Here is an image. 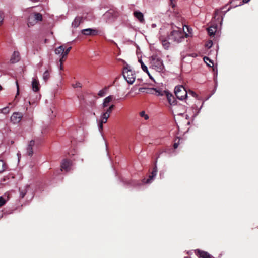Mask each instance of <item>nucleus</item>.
Instances as JSON below:
<instances>
[{
    "label": "nucleus",
    "mask_w": 258,
    "mask_h": 258,
    "mask_svg": "<svg viewBox=\"0 0 258 258\" xmlns=\"http://www.w3.org/2000/svg\"><path fill=\"white\" fill-rule=\"evenodd\" d=\"M50 78V72L48 70H46L43 73V78L45 81H47Z\"/></svg>",
    "instance_id": "obj_26"
},
{
    "label": "nucleus",
    "mask_w": 258,
    "mask_h": 258,
    "mask_svg": "<svg viewBox=\"0 0 258 258\" xmlns=\"http://www.w3.org/2000/svg\"><path fill=\"white\" fill-rule=\"evenodd\" d=\"M65 50V47L64 45H61L55 49V52L56 54H60L61 57L63 56L64 51Z\"/></svg>",
    "instance_id": "obj_20"
},
{
    "label": "nucleus",
    "mask_w": 258,
    "mask_h": 258,
    "mask_svg": "<svg viewBox=\"0 0 258 258\" xmlns=\"http://www.w3.org/2000/svg\"><path fill=\"white\" fill-rule=\"evenodd\" d=\"M6 201H7V200L3 196H1L0 197V207L4 205L6 203Z\"/></svg>",
    "instance_id": "obj_31"
},
{
    "label": "nucleus",
    "mask_w": 258,
    "mask_h": 258,
    "mask_svg": "<svg viewBox=\"0 0 258 258\" xmlns=\"http://www.w3.org/2000/svg\"><path fill=\"white\" fill-rule=\"evenodd\" d=\"M231 4V6L229 7L227 10L224 11H220L219 10H216L215 11L214 15L213 16V18L218 22H221L223 20V17L221 16L222 13L223 15H225V13L229 11L232 8H235L238 6H241L242 5V3L239 0H233L230 2Z\"/></svg>",
    "instance_id": "obj_2"
},
{
    "label": "nucleus",
    "mask_w": 258,
    "mask_h": 258,
    "mask_svg": "<svg viewBox=\"0 0 258 258\" xmlns=\"http://www.w3.org/2000/svg\"><path fill=\"white\" fill-rule=\"evenodd\" d=\"M217 31L216 26H211L207 29V31L210 36H213L215 35V32Z\"/></svg>",
    "instance_id": "obj_23"
},
{
    "label": "nucleus",
    "mask_w": 258,
    "mask_h": 258,
    "mask_svg": "<svg viewBox=\"0 0 258 258\" xmlns=\"http://www.w3.org/2000/svg\"><path fill=\"white\" fill-rule=\"evenodd\" d=\"M123 77L130 84H132L135 81V74L131 70L124 69L123 71Z\"/></svg>",
    "instance_id": "obj_6"
},
{
    "label": "nucleus",
    "mask_w": 258,
    "mask_h": 258,
    "mask_svg": "<svg viewBox=\"0 0 258 258\" xmlns=\"http://www.w3.org/2000/svg\"><path fill=\"white\" fill-rule=\"evenodd\" d=\"M151 68L155 71L160 72L164 69L163 61L157 55H153L150 59Z\"/></svg>",
    "instance_id": "obj_3"
},
{
    "label": "nucleus",
    "mask_w": 258,
    "mask_h": 258,
    "mask_svg": "<svg viewBox=\"0 0 258 258\" xmlns=\"http://www.w3.org/2000/svg\"><path fill=\"white\" fill-rule=\"evenodd\" d=\"M196 252L198 253L200 257L202 258H213V257L210 255L207 252H205L203 251H201L200 250H197Z\"/></svg>",
    "instance_id": "obj_18"
},
{
    "label": "nucleus",
    "mask_w": 258,
    "mask_h": 258,
    "mask_svg": "<svg viewBox=\"0 0 258 258\" xmlns=\"http://www.w3.org/2000/svg\"><path fill=\"white\" fill-rule=\"evenodd\" d=\"M159 40L161 41L163 47L165 49H168L170 46V43L169 42V39H168L167 37L161 36L159 38Z\"/></svg>",
    "instance_id": "obj_12"
},
{
    "label": "nucleus",
    "mask_w": 258,
    "mask_h": 258,
    "mask_svg": "<svg viewBox=\"0 0 258 258\" xmlns=\"http://www.w3.org/2000/svg\"><path fill=\"white\" fill-rule=\"evenodd\" d=\"M9 111L10 110L9 107H5L2 109V112L4 114H7L9 113Z\"/></svg>",
    "instance_id": "obj_35"
},
{
    "label": "nucleus",
    "mask_w": 258,
    "mask_h": 258,
    "mask_svg": "<svg viewBox=\"0 0 258 258\" xmlns=\"http://www.w3.org/2000/svg\"><path fill=\"white\" fill-rule=\"evenodd\" d=\"M113 96L112 95H110L107 97H106L104 99L103 103L102 104V106L104 108L107 107L108 106V104L113 99Z\"/></svg>",
    "instance_id": "obj_21"
},
{
    "label": "nucleus",
    "mask_w": 258,
    "mask_h": 258,
    "mask_svg": "<svg viewBox=\"0 0 258 258\" xmlns=\"http://www.w3.org/2000/svg\"><path fill=\"white\" fill-rule=\"evenodd\" d=\"M32 89L34 92H37L39 90V83L37 79H33L32 83Z\"/></svg>",
    "instance_id": "obj_17"
},
{
    "label": "nucleus",
    "mask_w": 258,
    "mask_h": 258,
    "mask_svg": "<svg viewBox=\"0 0 258 258\" xmlns=\"http://www.w3.org/2000/svg\"><path fill=\"white\" fill-rule=\"evenodd\" d=\"M105 94V91L104 90H101L99 92L98 95L100 97H102L104 96Z\"/></svg>",
    "instance_id": "obj_36"
},
{
    "label": "nucleus",
    "mask_w": 258,
    "mask_h": 258,
    "mask_svg": "<svg viewBox=\"0 0 258 258\" xmlns=\"http://www.w3.org/2000/svg\"><path fill=\"white\" fill-rule=\"evenodd\" d=\"M164 153H165H165H166V152H164V151H163V152H162L160 154H164Z\"/></svg>",
    "instance_id": "obj_48"
},
{
    "label": "nucleus",
    "mask_w": 258,
    "mask_h": 258,
    "mask_svg": "<svg viewBox=\"0 0 258 258\" xmlns=\"http://www.w3.org/2000/svg\"><path fill=\"white\" fill-rule=\"evenodd\" d=\"M2 89V86L0 85V90H1Z\"/></svg>",
    "instance_id": "obj_49"
},
{
    "label": "nucleus",
    "mask_w": 258,
    "mask_h": 258,
    "mask_svg": "<svg viewBox=\"0 0 258 258\" xmlns=\"http://www.w3.org/2000/svg\"><path fill=\"white\" fill-rule=\"evenodd\" d=\"M22 197H24L25 196V194H21Z\"/></svg>",
    "instance_id": "obj_47"
},
{
    "label": "nucleus",
    "mask_w": 258,
    "mask_h": 258,
    "mask_svg": "<svg viewBox=\"0 0 258 258\" xmlns=\"http://www.w3.org/2000/svg\"><path fill=\"white\" fill-rule=\"evenodd\" d=\"M228 4H227L226 5H225V6H224L223 7H222V8H221V10H224V9H225V8H226V7L228 6Z\"/></svg>",
    "instance_id": "obj_44"
},
{
    "label": "nucleus",
    "mask_w": 258,
    "mask_h": 258,
    "mask_svg": "<svg viewBox=\"0 0 258 258\" xmlns=\"http://www.w3.org/2000/svg\"><path fill=\"white\" fill-rule=\"evenodd\" d=\"M82 33L85 35L95 36L98 34V31L94 29L87 28L82 30Z\"/></svg>",
    "instance_id": "obj_11"
},
{
    "label": "nucleus",
    "mask_w": 258,
    "mask_h": 258,
    "mask_svg": "<svg viewBox=\"0 0 258 258\" xmlns=\"http://www.w3.org/2000/svg\"><path fill=\"white\" fill-rule=\"evenodd\" d=\"M114 107H115L114 105H111L106 110H104V112L105 113H107V114L110 116L111 113L112 112V110L114 109Z\"/></svg>",
    "instance_id": "obj_27"
},
{
    "label": "nucleus",
    "mask_w": 258,
    "mask_h": 258,
    "mask_svg": "<svg viewBox=\"0 0 258 258\" xmlns=\"http://www.w3.org/2000/svg\"><path fill=\"white\" fill-rule=\"evenodd\" d=\"M42 20V15L39 13H33L31 14L28 18L27 25L29 27L34 26L38 22Z\"/></svg>",
    "instance_id": "obj_4"
},
{
    "label": "nucleus",
    "mask_w": 258,
    "mask_h": 258,
    "mask_svg": "<svg viewBox=\"0 0 258 258\" xmlns=\"http://www.w3.org/2000/svg\"><path fill=\"white\" fill-rule=\"evenodd\" d=\"M62 161L66 162V161H70L67 159H63Z\"/></svg>",
    "instance_id": "obj_46"
},
{
    "label": "nucleus",
    "mask_w": 258,
    "mask_h": 258,
    "mask_svg": "<svg viewBox=\"0 0 258 258\" xmlns=\"http://www.w3.org/2000/svg\"><path fill=\"white\" fill-rule=\"evenodd\" d=\"M109 115L107 114V113H105V112H104L101 115V118H103L104 119H108V118L109 117Z\"/></svg>",
    "instance_id": "obj_34"
},
{
    "label": "nucleus",
    "mask_w": 258,
    "mask_h": 258,
    "mask_svg": "<svg viewBox=\"0 0 258 258\" xmlns=\"http://www.w3.org/2000/svg\"><path fill=\"white\" fill-rule=\"evenodd\" d=\"M163 92H165V94L163 93V94L162 96H166L170 105H175L176 104V100L174 96L167 90H163Z\"/></svg>",
    "instance_id": "obj_10"
},
{
    "label": "nucleus",
    "mask_w": 258,
    "mask_h": 258,
    "mask_svg": "<svg viewBox=\"0 0 258 258\" xmlns=\"http://www.w3.org/2000/svg\"><path fill=\"white\" fill-rule=\"evenodd\" d=\"M175 94L179 100H183L187 97V91L182 85L176 86L174 89Z\"/></svg>",
    "instance_id": "obj_5"
},
{
    "label": "nucleus",
    "mask_w": 258,
    "mask_h": 258,
    "mask_svg": "<svg viewBox=\"0 0 258 258\" xmlns=\"http://www.w3.org/2000/svg\"><path fill=\"white\" fill-rule=\"evenodd\" d=\"M16 83H17V95H18L19 94V85H18V82H16Z\"/></svg>",
    "instance_id": "obj_40"
},
{
    "label": "nucleus",
    "mask_w": 258,
    "mask_h": 258,
    "mask_svg": "<svg viewBox=\"0 0 258 258\" xmlns=\"http://www.w3.org/2000/svg\"><path fill=\"white\" fill-rule=\"evenodd\" d=\"M107 119H104L103 118H101L100 119V122L102 123H105L107 122Z\"/></svg>",
    "instance_id": "obj_38"
},
{
    "label": "nucleus",
    "mask_w": 258,
    "mask_h": 258,
    "mask_svg": "<svg viewBox=\"0 0 258 258\" xmlns=\"http://www.w3.org/2000/svg\"><path fill=\"white\" fill-rule=\"evenodd\" d=\"M177 30L172 31L168 35V39L173 42L179 43L182 41L184 37H187L188 34L182 30L181 28L177 27Z\"/></svg>",
    "instance_id": "obj_1"
},
{
    "label": "nucleus",
    "mask_w": 258,
    "mask_h": 258,
    "mask_svg": "<svg viewBox=\"0 0 258 258\" xmlns=\"http://www.w3.org/2000/svg\"><path fill=\"white\" fill-rule=\"evenodd\" d=\"M73 88H81L82 84L79 82H77L76 83L72 84Z\"/></svg>",
    "instance_id": "obj_33"
},
{
    "label": "nucleus",
    "mask_w": 258,
    "mask_h": 258,
    "mask_svg": "<svg viewBox=\"0 0 258 258\" xmlns=\"http://www.w3.org/2000/svg\"><path fill=\"white\" fill-rule=\"evenodd\" d=\"M103 123L99 122V129L100 131H102L103 130Z\"/></svg>",
    "instance_id": "obj_39"
},
{
    "label": "nucleus",
    "mask_w": 258,
    "mask_h": 258,
    "mask_svg": "<svg viewBox=\"0 0 258 258\" xmlns=\"http://www.w3.org/2000/svg\"><path fill=\"white\" fill-rule=\"evenodd\" d=\"M23 117V114L20 112H14L11 117V121L13 123H19Z\"/></svg>",
    "instance_id": "obj_8"
},
{
    "label": "nucleus",
    "mask_w": 258,
    "mask_h": 258,
    "mask_svg": "<svg viewBox=\"0 0 258 258\" xmlns=\"http://www.w3.org/2000/svg\"><path fill=\"white\" fill-rule=\"evenodd\" d=\"M212 45V42L211 41L208 44H207V46H208L209 47H211Z\"/></svg>",
    "instance_id": "obj_43"
},
{
    "label": "nucleus",
    "mask_w": 258,
    "mask_h": 258,
    "mask_svg": "<svg viewBox=\"0 0 258 258\" xmlns=\"http://www.w3.org/2000/svg\"><path fill=\"white\" fill-rule=\"evenodd\" d=\"M72 49V47H69L68 48L66 49L64 51V53H63V56H62L59 60V62H60L61 64H63V61H64L67 57V55L71 49Z\"/></svg>",
    "instance_id": "obj_19"
},
{
    "label": "nucleus",
    "mask_w": 258,
    "mask_h": 258,
    "mask_svg": "<svg viewBox=\"0 0 258 258\" xmlns=\"http://www.w3.org/2000/svg\"><path fill=\"white\" fill-rule=\"evenodd\" d=\"M187 29H188V32H189V28H187Z\"/></svg>",
    "instance_id": "obj_50"
},
{
    "label": "nucleus",
    "mask_w": 258,
    "mask_h": 258,
    "mask_svg": "<svg viewBox=\"0 0 258 258\" xmlns=\"http://www.w3.org/2000/svg\"><path fill=\"white\" fill-rule=\"evenodd\" d=\"M71 162H62L61 164V170L68 171L70 169Z\"/></svg>",
    "instance_id": "obj_24"
},
{
    "label": "nucleus",
    "mask_w": 258,
    "mask_h": 258,
    "mask_svg": "<svg viewBox=\"0 0 258 258\" xmlns=\"http://www.w3.org/2000/svg\"><path fill=\"white\" fill-rule=\"evenodd\" d=\"M171 2L172 3L173 0H170Z\"/></svg>",
    "instance_id": "obj_51"
},
{
    "label": "nucleus",
    "mask_w": 258,
    "mask_h": 258,
    "mask_svg": "<svg viewBox=\"0 0 258 258\" xmlns=\"http://www.w3.org/2000/svg\"><path fill=\"white\" fill-rule=\"evenodd\" d=\"M139 61L141 65V68H142V70H143V71L147 73L148 74V75H149V72L148 71L147 67L144 64V62L141 59L139 60Z\"/></svg>",
    "instance_id": "obj_25"
},
{
    "label": "nucleus",
    "mask_w": 258,
    "mask_h": 258,
    "mask_svg": "<svg viewBox=\"0 0 258 258\" xmlns=\"http://www.w3.org/2000/svg\"><path fill=\"white\" fill-rule=\"evenodd\" d=\"M118 15V14L117 12L113 9H110L104 14V17L107 20V21H110L117 17Z\"/></svg>",
    "instance_id": "obj_7"
},
{
    "label": "nucleus",
    "mask_w": 258,
    "mask_h": 258,
    "mask_svg": "<svg viewBox=\"0 0 258 258\" xmlns=\"http://www.w3.org/2000/svg\"><path fill=\"white\" fill-rule=\"evenodd\" d=\"M133 15L140 22L143 23L145 22L144 15L140 11H136L134 12Z\"/></svg>",
    "instance_id": "obj_14"
},
{
    "label": "nucleus",
    "mask_w": 258,
    "mask_h": 258,
    "mask_svg": "<svg viewBox=\"0 0 258 258\" xmlns=\"http://www.w3.org/2000/svg\"><path fill=\"white\" fill-rule=\"evenodd\" d=\"M20 60V54L18 51H14L10 59L12 63H15Z\"/></svg>",
    "instance_id": "obj_15"
},
{
    "label": "nucleus",
    "mask_w": 258,
    "mask_h": 258,
    "mask_svg": "<svg viewBox=\"0 0 258 258\" xmlns=\"http://www.w3.org/2000/svg\"><path fill=\"white\" fill-rule=\"evenodd\" d=\"M188 93H189V95H191L193 97H197V95L196 94V93L195 92H194V91H189Z\"/></svg>",
    "instance_id": "obj_37"
},
{
    "label": "nucleus",
    "mask_w": 258,
    "mask_h": 258,
    "mask_svg": "<svg viewBox=\"0 0 258 258\" xmlns=\"http://www.w3.org/2000/svg\"><path fill=\"white\" fill-rule=\"evenodd\" d=\"M140 116L144 118L145 120H148L149 119V116L146 114L144 111H142L140 112Z\"/></svg>",
    "instance_id": "obj_30"
},
{
    "label": "nucleus",
    "mask_w": 258,
    "mask_h": 258,
    "mask_svg": "<svg viewBox=\"0 0 258 258\" xmlns=\"http://www.w3.org/2000/svg\"><path fill=\"white\" fill-rule=\"evenodd\" d=\"M146 90L147 93L154 94L156 96H162L163 93L165 94V92H163V90L161 89L147 88Z\"/></svg>",
    "instance_id": "obj_9"
},
{
    "label": "nucleus",
    "mask_w": 258,
    "mask_h": 258,
    "mask_svg": "<svg viewBox=\"0 0 258 258\" xmlns=\"http://www.w3.org/2000/svg\"><path fill=\"white\" fill-rule=\"evenodd\" d=\"M0 161H1V162H2V161H3L2 160H0Z\"/></svg>",
    "instance_id": "obj_52"
},
{
    "label": "nucleus",
    "mask_w": 258,
    "mask_h": 258,
    "mask_svg": "<svg viewBox=\"0 0 258 258\" xmlns=\"http://www.w3.org/2000/svg\"><path fill=\"white\" fill-rule=\"evenodd\" d=\"M157 173V168L156 166L154 168L152 172V175L149 176V178L146 180L144 179L143 182L145 183H150L153 180L154 178L156 176Z\"/></svg>",
    "instance_id": "obj_13"
},
{
    "label": "nucleus",
    "mask_w": 258,
    "mask_h": 258,
    "mask_svg": "<svg viewBox=\"0 0 258 258\" xmlns=\"http://www.w3.org/2000/svg\"><path fill=\"white\" fill-rule=\"evenodd\" d=\"M179 141H180V139L179 138H177V139H176L175 140V143L173 145V147L174 149H176L178 147V145L179 144Z\"/></svg>",
    "instance_id": "obj_32"
},
{
    "label": "nucleus",
    "mask_w": 258,
    "mask_h": 258,
    "mask_svg": "<svg viewBox=\"0 0 258 258\" xmlns=\"http://www.w3.org/2000/svg\"><path fill=\"white\" fill-rule=\"evenodd\" d=\"M60 69H61V70H62V69H63V66H62V64L61 65L60 62Z\"/></svg>",
    "instance_id": "obj_45"
},
{
    "label": "nucleus",
    "mask_w": 258,
    "mask_h": 258,
    "mask_svg": "<svg viewBox=\"0 0 258 258\" xmlns=\"http://www.w3.org/2000/svg\"><path fill=\"white\" fill-rule=\"evenodd\" d=\"M3 20L2 14L0 13V24L2 23Z\"/></svg>",
    "instance_id": "obj_41"
},
{
    "label": "nucleus",
    "mask_w": 258,
    "mask_h": 258,
    "mask_svg": "<svg viewBox=\"0 0 258 258\" xmlns=\"http://www.w3.org/2000/svg\"><path fill=\"white\" fill-rule=\"evenodd\" d=\"M250 0H243L241 2L242 3V5L243 4L247 3L249 2Z\"/></svg>",
    "instance_id": "obj_42"
},
{
    "label": "nucleus",
    "mask_w": 258,
    "mask_h": 258,
    "mask_svg": "<svg viewBox=\"0 0 258 258\" xmlns=\"http://www.w3.org/2000/svg\"><path fill=\"white\" fill-rule=\"evenodd\" d=\"M82 22V18L81 17H76L72 22V26L75 28L78 27L80 23Z\"/></svg>",
    "instance_id": "obj_22"
},
{
    "label": "nucleus",
    "mask_w": 258,
    "mask_h": 258,
    "mask_svg": "<svg viewBox=\"0 0 258 258\" xmlns=\"http://www.w3.org/2000/svg\"><path fill=\"white\" fill-rule=\"evenodd\" d=\"M7 168L6 162H0V173L4 171Z\"/></svg>",
    "instance_id": "obj_28"
},
{
    "label": "nucleus",
    "mask_w": 258,
    "mask_h": 258,
    "mask_svg": "<svg viewBox=\"0 0 258 258\" xmlns=\"http://www.w3.org/2000/svg\"><path fill=\"white\" fill-rule=\"evenodd\" d=\"M35 145V142L34 140H31L28 145V146L27 149V154L29 156H32L33 153V147Z\"/></svg>",
    "instance_id": "obj_16"
},
{
    "label": "nucleus",
    "mask_w": 258,
    "mask_h": 258,
    "mask_svg": "<svg viewBox=\"0 0 258 258\" xmlns=\"http://www.w3.org/2000/svg\"><path fill=\"white\" fill-rule=\"evenodd\" d=\"M204 60L209 67H211L214 64L213 62L207 57H205Z\"/></svg>",
    "instance_id": "obj_29"
}]
</instances>
